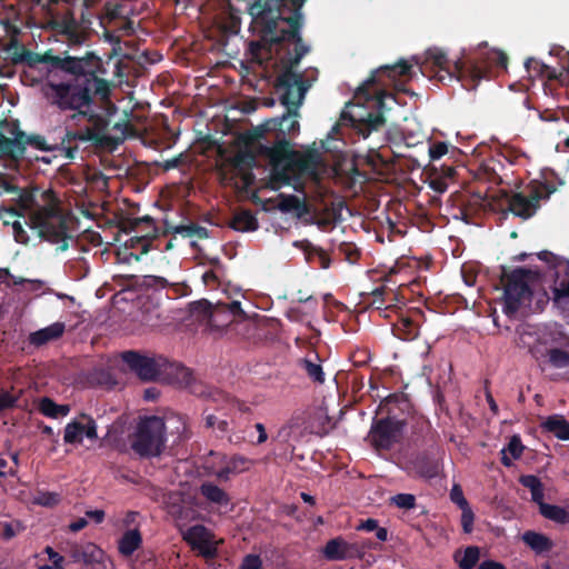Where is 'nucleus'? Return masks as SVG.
<instances>
[{
    "instance_id": "33",
    "label": "nucleus",
    "mask_w": 569,
    "mask_h": 569,
    "mask_svg": "<svg viewBox=\"0 0 569 569\" xmlns=\"http://www.w3.org/2000/svg\"><path fill=\"white\" fill-rule=\"evenodd\" d=\"M200 495L209 502L226 506L230 499L228 493L216 483L206 481L199 488Z\"/></svg>"
},
{
    "instance_id": "17",
    "label": "nucleus",
    "mask_w": 569,
    "mask_h": 569,
    "mask_svg": "<svg viewBox=\"0 0 569 569\" xmlns=\"http://www.w3.org/2000/svg\"><path fill=\"white\" fill-rule=\"evenodd\" d=\"M412 411V405L403 392H395L385 397L377 409V415L392 422L407 426V419Z\"/></svg>"
},
{
    "instance_id": "11",
    "label": "nucleus",
    "mask_w": 569,
    "mask_h": 569,
    "mask_svg": "<svg viewBox=\"0 0 569 569\" xmlns=\"http://www.w3.org/2000/svg\"><path fill=\"white\" fill-rule=\"evenodd\" d=\"M556 191L550 182L538 180L530 181L523 191H505L507 210L513 216L528 220L532 218L541 207L542 201L549 200Z\"/></svg>"
},
{
    "instance_id": "50",
    "label": "nucleus",
    "mask_w": 569,
    "mask_h": 569,
    "mask_svg": "<svg viewBox=\"0 0 569 569\" xmlns=\"http://www.w3.org/2000/svg\"><path fill=\"white\" fill-rule=\"evenodd\" d=\"M22 142H23V148L24 149H26V146L29 144V146L38 149V150H41V151L51 150L47 146L46 139L42 136H39V134L27 136L26 132H23Z\"/></svg>"
},
{
    "instance_id": "47",
    "label": "nucleus",
    "mask_w": 569,
    "mask_h": 569,
    "mask_svg": "<svg viewBox=\"0 0 569 569\" xmlns=\"http://www.w3.org/2000/svg\"><path fill=\"white\" fill-rule=\"evenodd\" d=\"M391 502L400 509H412L416 507V497L411 493H398L391 497Z\"/></svg>"
},
{
    "instance_id": "36",
    "label": "nucleus",
    "mask_w": 569,
    "mask_h": 569,
    "mask_svg": "<svg viewBox=\"0 0 569 569\" xmlns=\"http://www.w3.org/2000/svg\"><path fill=\"white\" fill-rule=\"evenodd\" d=\"M542 428L560 440H569V422L563 417H548Z\"/></svg>"
},
{
    "instance_id": "41",
    "label": "nucleus",
    "mask_w": 569,
    "mask_h": 569,
    "mask_svg": "<svg viewBox=\"0 0 569 569\" xmlns=\"http://www.w3.org/2000/svg\"><path fill=\"white\" fill-rule=\"evenodd\" d=\"M523 446L519 437L513 436L508 446L501 450V463L505 467H511L512 461L521 457Z\"/></svg>"
},
{
    "instance_id": "56",
    "label": "nucleus",
    "mask_w": 569,
    "mask_h": 569,
    "mask_svg": "<svg viewBox=\"0 0 569 569\" xmlns=\"http://www.w3.org/2000/svg\"><path fill=\"white\" fill-rule=\"evenodd\" d=\"M475 515L469 507L462 508L461 526L466 533H470L473 530Z\"/></svg>"
},
{
    "instance_id": "53",
    "label": "nucleus",
    "mask_w": 569,
    "mask_h": 569,
    "mask_svg": "<svg viewBox=\"0 0 569 569\" xmlns=\"http://www.w3.org/2000/svg\"><path fill=\"white\" fill-rule=\"evenodd\" d=\"M239 569H262V560L259 555H246Z\"/></svg>"
},
{
    "instance_id": "52",
    "label": "nucleus",
    "mask_w": 569,
    "mask_h": 569,
    "mask_svg": "<svg viewBox=\"0 0 569 569\" xmlns=\"http://www.w3.org/2000/svg\"><path fill=\"white\" fill-rule=\"evenodd\" d=\"M448 152V143L445 141H437L430 144L429 156L432 161L439 160Z\"/></svg>"
},
{
    "instance_id": "46",
    "label": "nucleus",
    "mask_w": 569,
    "mask_h": 569,
    "mask_svg": "<svg viewBox=\"0 0 569 569\" xmlns=\"http://www.w3.org/2000/svg\"><path fill=\"white\" fill-rule=\"evenodd\" d=\"M338 250L350 263H356L360 258V250L351 242L340 243Z\"/></svg>"
},
{
    "instance_id": "44",
    "label": "nucleus",
    "mask_w": 569,
    "mask_h": 569,
    "mask_svg": "<svg viewBox=\"0 0 569 569\" xmlns=\"http://www.w3.org/2000/svg\"><path fill=\"white\" fill-rule=\"evenodd\" d=\"M152 240L144 234L134 236L126 240L124 247L130 249H140V253L144 254L149 251Z\"/></svg>"
},
{
    "instance_id": "27",
    "label": "nucleus",
    "mask_w": 569,
    "mask_h": 569,
    "mask_svg": "<svg viewBox=\"0 0 569 569\" xmlns=\"http://www.w3.org/2000/svg\"><path fill=\"white\" fill-rule=\"evenodd\" d=\"M11 60L13 64L24 63L29 68H34L40 63L51 67L52 54L49 52L39 54L26 48H21L20 50L14 51Z\"/></svg>"
},
{
    "instance_id": "51",
    "label": "nucleus",
    "mask_w": 569,
    "mask_h": 569,
    "mask_svg": "<svg viewBox=\"0 0 569 569\" xmlns=\"http://www.w3.org/2000/svg\"><path fill=\"white\" fill-rule=\"evenodd\" d=\"M44 552L48 555L49 560L52 562V565H43L39 569H64L63 568V561L64 558L53 550L51 547H46Z\"/></svg>"
},
{
    "instance_id": "19",
    "label": "nucleus",
    "mask_w": 569,
    "mask_h": 569,
    "mask_svg": "<svg viewBox=\"0 0 569 569\" xmlns=\"http://www.w3.org/2000/svg\"><path fill=\"white\" fill-rule=\"evenodd\" d=\"M13 138H7L3 133L0 134V158H10L18 160L23 157L24 148H23V131L19 129L17 124H14L9 131Z\"/></svg>"
},
{
    "instance_id": "4",
    "label": "nucleus",
    "mask_w": 569,
    "mask_h": 569,
    "mask_svg": "<svg viewBox=\"0 0 569 569\" xmlns=\"http://www.w3.org/2000/svg\"><path fill=\"white\" fill-rule=\"evenodd\" d=\"M299 64L293 61H280V71L274 80V90L279 96V101L287 108V111L280 118L267 120L261 126L254 128L248 134V143L254 140L264 139L266 133L276 132V137L295 136L300 124L299 108L303 103L310 83L305 76L297 71Z\"/></svg>"
},
{
    "instance_id": "22",
    "label": "nucleus",
    "mask_w": 569,
    "mask_h": 569,
    "mask_svg": "<svg viewBox=\"0 0 569 569\" xmlns=\"http://www.w3.org/2000/svg\"><path fill=\"white\" fill-rule=\"evenodd\" d=\"M66 331L64 322H54L46 328L33 331L29 335L28 341L31 346L40 348L51 341L60 339Z\"/></svg>"
},
{
    "instance_id": "24",
    "label": "nucleus",
    "mask_w": 569,
    "mask_h": 569,
    "mask_svg": "<svg viewBox=\"0 0 569 569\" xmlns=\"http://www.w3.org/2000/svg\"><path fill=\"white\" fill-rule=\"evenodd\" d=\"M141 286L150 289H168V297L178 298L187 293L188 286L179 282H169L166 278L159 276H143Z\"/></svg>"
},
{
    "instance_id": "49",
    "label": "nucleus",
    "mask_w": 569,
    "mask_h": 569,
    "mask_svg": "<svg viewBox=\"0 0 569 569\" xmlns=\"http://www.w3.org/2000/svg\"><path fill=\"white\" fill-rule=\"evenodd\" d=\"M18 401L19 396L12 395L9 390L2 389L0 392V412L16 408Z\"/></svg>"
},
{
    "instance_id": "26",
    "label": "nucleus",
    "mask_w": 569,
    "mask_h": 569,
    "mask_svg": "<svg viewBox=\"0 0 569 569\" xmlns=\"http://www.w3.org/2000/svg\"><path fill=\"white\" fill-rule=\"evenodd\" d=\"M84 63V59L74 57L61 58L52 54L51 68L66 71L72 76L71 78H78L80 74L96 73L94 70H86Z\"/></svg>"
},
{
    "instance_id": "10",
    "label": "nucleus",
    "mask_w": 569,
    "mask_h": 569,
    "mask_svg": "<svg viewBox=\"0 0 569 569\" xmlns=\"http://www.w3.org/2000/svg\"><path fill=\"white\" fill-rule=\"evenodd\" d=\"M569 336L559 327L548 328L539 333L529 352L541 369L547 365L561 369L569 367Z\"/></svg>"
},
{
    "instance_id": "8",
    "label": "nucleus",
    "mask_w": 569,
    "mask_h": 569,
    "mask_svg": "<svg viewBox=\"0 0 569 569\" xmlns=\"http://www.w3.org/2000/svg\"><path fill=\"white\" fill-rule=\"evenodd\" d=\"M372 305L376 306L378 310L383 311V317L390 318L391 312L397 316L396 321L392 322L395 336L402 340H411L418 336L419 327L415 317L421 313L420 310L403 311L400 303H405L399 299L398 293L393 292V290L387 286L376 288L372 291Z\"/></svg>"
},
{
    "instance_id": "6",
    "label": "nucleus",
    "mask_w": 569,
    "mask_h": 569,
    "mask_svg": "<svg viewBox=\"0 0 569 569\" xmlns=\"http://www.w3.org/2000/svg\"><path fill=\"white\" fill-rule=\"evenodd\" d=\"M500 281L503 286L502 310L510 317L530 306L533 292L541 284V273L523 267L509 270L501 266Z\"/></svg>"
},
{
    "instance_id": "9",
    "label": "nucleus",
    "mask_w": 569,
    "mask_h": 569,
    "mask_svg": "<svg viewBox=\"0 0 569 569\" xmlns=\"http://www.w3.org/2000/svg\"><path fill=\"white\" fill-rule=\"evenodd\" d=\"M27 226L36 230L38 237L66 251L69 247V219L58 206H43L30 213Z\"/></svg>"
},
{
    "instance_id": "58",
    "label": "nucleus",
    "mask_w": 569,
    "mask_h": 569,
    "mask_svg": "<svg viewBox=\"0 0 569 569\" xmlns=\"http://www.w3.org/2000/svg\"><path fill=\"white\" fill-rule=\"evenodd\" d=\"M450 499L458 505L461 509L468 507V501L463 496L462 489L459 485H455L450 491Z\"/></svg>"
},
{
    "instance_id": "39",
    "label": "nucleus",
    "mask_w": 569,
    "mask_h": 569,
    "mask_svg": "<svg viewBox=\"0 0 569 569\" xmlns=\"http://www.w3.org/2000/svg\"><path fill=\"white\" fill-rule=\"evenodd\" d=\"M178 233L182 236L183 238H197V239H207L209 238V231L207 228L199 226L197 223H189V224H179L176 227H170L166 230V232Z\"/></svg>"
},
{
    "instance_id": "2",
    "label": "nucleus",
    "mask_w": 569,
    "mask_h": 569,
    "mask_svg": "<svg viewBox=\"0 0 569 569\" xmlns=\"http://www.w3.org/2000/svg\"><path fill=\"white\" fill-rule=\"evenodd\" d=\"M412 66L406 60H400L395 64L382 66L371 73V76L356 90L353 99L349 101L340 114V120L332 127V133L342 134L341 129L350 128L358 138L367 139L373 132H379L386 124L383 110L386 100L396 101L395 94L379 88L382 78L386 77L393 82L398 92L413 94L405 87V83L398 82V77H412Z\"/></svg>"
},
{
    "instance_id": "18",
    "label": "nucleus",
    "mask_w": 569,
    "mask_h": 569,
    "mask_svg": "<svg viewBox=\"0 0 569 569\" xmlns=\"http://www.w3.org/2000/svg\"><path fill=\"white\" fill-rule=\"evenodd\" d=\"M290 167L288 168L289 184L297 174L316 176L320 164V156L316 151L300 153L293 151Z\"/></svg>"
},
{
    "instance_id": "63",
    "label": "nucleus",
    "mask_w": 569,
    "mask_h": 569,
    "mask_svg": "<svg viewBox=\"0 0 569 569\" xmlns=\"http://www.w3.org/2000/svg\"><path fill=\"white\" fill-rule=\"evenodd\" d=\"M378 520L376 519H372V518H369L365 521H362L359 526H358V529L359 530H365V531H375L377 528H378Z\"/></svg>"
},
{
    "instance_id": "30",
    "label": "nucleus",
    "mask_w": 569,
    "mask_h": 569,
    "mask_svg": "<svg viewBox=\"0 0 569 569\" xmlns=\"http://www.w3.org/2000/svg\"><path fill=\"white\" fill-rule=\"evenodd\" d=\"M142 545V536L138 529L127 530L118 542V551L123 557H130Z\"/></svg>"
},
{
    "instance_id": "38",
    "label": "nucleus",
    "mask_w": 569,
    "mask_h": 569,
    "mask_svg": "<svg viewBox=\"0 0 569 569\" xmlns=\"http://www.w3.org/2000/svg\"><path fill=\"white\" fill-rule=\"evenodd\" d=\"M538 506L540 513L545 518L561 525L569 522V512L563 507L546 503L545 501Z\"/></svg>"
},
{
    "instance_id": "57",
    "label": "nucleus",
    "mask_w": 569,
    "mask_h": 569,
    "mask_svg": "<svg viewBox=\"0 0 569 569\" xmlns=\"http://www.w3.org/2000/svg\"><path fill=\"white\" fill-rule=\"evenodd\" d=\"M81 417L87 420V422L83 423V435H86V437L91 440L97 439L98 435H97L96 421L91 417H89L84 413L81 415Z\"/></svg>"
},
{
    "instance_id": "59",
    "label": "nucleus",
    "mask_w": 569,
    "mask_h": 569,
    "mask_svg": "<svg viewBox=\"0 0 569 569\" xmlns=\"http://www.w3.org/2000/svg\"><path fill=\"white\" fill-rule=\"evenodd\" d=\"M525 66L529 72H535L537 76L542 74L543 70L547 69V64L535 58H528L525 62Z\"/></svg>"
},
{
    "instance_id": "40",
    "label": "nucleus",
    "mask_w": 569,
    "mask_h": 569,
    "mask_svg": "<svg viewBox=\"0 0 569 569\" xmlns=\"http://www.w3.org/2000/svg\"><path fill=\"white\" fill-rule=\"evenodd\" d=\"M519 482L531 492V500L536 503L543 501L545 491L541 480L535 475H522Z\"/></svg>"
},
{
    "instance_id": "3",
    "label": "nucleus",
    "mask_w": 569,
    "mask_h": 569,
    "mask_svg": "<svg viewBox=\"0 0 569 569\" xmlns=\"http://www.w3.org/2000/svg\"><path fill=\"white\" fill-rule=\"evenodd\" d=\"M306 2L307 0H256L248 9L261 39L269 47V52L273 44L293 43L292 52L289 51L280 61L300 64L302 58L310 51V47L301 37L305 26L302 9Z\"/></svg>"
},
{
    "instance_id": "23",
    "label": "nucleus",
    "mask_w": 569,
    "mask_h": 569,
    "mask_svg": "<svg viewBox=\"0 0 569 569\" xmlns=\"http://www.w3.org/2000/svg\"><path fill=\"white\" fill-rule=\"evenodd\" d=\"M550 272V277L555 278L551 286L553 303L563 310L569 309V273L560 276L556 270Z\"/></svg>"
},
{
    "instance_id": "42",
    "label": "nucleus",
    "mask_w": 569,
    "mask_h": 569,
    "mask_svg": "<svg viewBox=\"0 0 569 569\" xmlns=\"http://www.w3.org/2000/svg\"><path fill=\"white\" fill-rule=\"evenodd\" d=\"M83 439V423L71 421L64 428L63 440L66 443H81Z\"/></svg>"
},
{
    "instance_id": "45",
    "label": "nucleus",
    "mask_w": 569,
    "mask_h": 569,
    "mask_svg": "<svg viewBox=\"0 0 569 569\" xmlns=\"http://www.w3.org/2000/svg\"><path fill=\"white\" fill-rule=\"evenodd\" d=\"M102 551L96 545L89 543L84 550L81 552L74 551L72 557L74 561L82 560L86 563H90L97 560V555H100Z\"/></svg>"
},
{
    "instance_id": "29",
    "label": "nucleus",
    "mask_w": 569,
    "mask_h": 569,
    "mask_svg": "<svg viewBox=\"0 0 569 569\" xmlns=\"http://www.w3.org/2000/svg\"><path fill=\"white\" fill-rule=\"evenodd\" d=\"M277 208L284 213L296 212L298 217L308 213L306 201L295 194L279 193Z\"/></svg>"
},
{
    "instance_id": "43",
    "label": "nucleus",
    "mask_w": 569,
    "mask_h": 569,
    "mask_svg": "<svg viewBox=\"0 0 569 569\" xmlns=\"http://www.w3.org/2000/svg\"><path fill=\"white\" fill-rule=\"evenodd\" d=\"M204 426L208 429H217L222 435L226 433L229 429V423L226 419H222L213 413H208L204 410Z\"/></svg>"
},
{
    "instance_id": "20",
    "label": "nucleus",
    "mask_w": 569,
    "mask_h": 569,
    "mask_svg": "<svg viewBox=\"0 0 569 569\" xmlns=\"http://www.w3.org/2000/svg\"><path fill=\"white\" fill-rule=\"evenodd\" d=\"M251 131L247 132L243 136L244 149L238 151L233 158L231 159V166L238 170L239 172H248L257 164V144L259 140H254L248 143V134Z\"/></svg>"
},
{
    "instance_id": "16",
    "label": "nucleus",
    "mask_w": 569,
    "mask_h": 569,
    "mask_svg": "<svg viewBox=\"0 0 569 569\" xmlns=\"http://www.w3.org/2000/svg\"><path fill=\"white\" fill-rule=\"evenodd\" d=\"M406 427L388 419H373L368 435L371 446L378 451H389L403 437Z\"/></svg>"
},
{
    "instance_id": "1",
    "label": "nucleus",
    "mask_w": 569,
    "mask_h": 569,
    "mask_svg": "<svg viewBox=\"0 0 569 569\" xmlns=\"http://www.w3.org/2000/svg\"><path fill=\"white\" fill-rule=\"evenodd\" d=\"M41 92L50 107L60 112H71L68 121L78 126L86 120L90 124L80 130H66L60 143L66 158L74 159L78 156L79 147L72 144L76 141L104 144L110 121L107 116L94 110L92 104L94 97L109 99L110 84L106 79L97 73L80 74L60 82L48 79L42 84Z\"/></svg>"
},
{
    "instance_id": "54",
    "label": "nucleus",
    "mask_w": 569,
    "mask_h": 569,
    "mask_svg": "<svg viewBox=\"0 0 569 569\" xmlns=\"http://www.w3.org/2000/svg\"><path fill=\"white\" fill-rule=\"evenodd\" d=\"M207 532V529L202 525H196L189 528L187 532L186 540L189 542H196V541H202L204 539V535Z\"/></svg>"
},
{
    "instance_id": "7",
    "label": "nucleus",
    "mask_w": 569,
    "mask_h": 569,
    "mask_svg": "<svg viewBox=\"0 0 569 569\" xmlns=\"http://www.w3.org/2000/svg\"><path fill=\"white\" fill-rule=\"evenodd\" d=\"M121 359L143 381L184 380L190 375L188 368L163 356L149 357L129 350L122 352Z\"/></svg>"
},
{
    "instance_id": "34",
    "label": "nucleus",
    "mask_w": 569,
    "mask_h": 569,
    "mask_svg": "<svg viewBox=\"0 0 569 569\" xmlns=\"http://www.w3.org/2000/svg\"><path fill=\"white\" fill-rule=\"evenodd\" d=\"M523 542L530 547L536 553L548 552L552 549L553 542L543 533L536 531H526L522 535Z\"/></svg>"
},
{
    "instance_id": "14",
    "label": "nucleus",
    "mask_w": 569,
    "mask_h": 569,
    "mask_svg": "<svg viewBox=\"0 0 569 569\" xmlns=\"http://www.w3.org/2000/svg\"><path fill=\"white\" fill-rule=\"evenodd\" d=\"M189 310L190 315L203 325L209 333L214 336H221L233 322L230 311L221 301L216 305L206 299L193 301L190 303Z\"/></svg>"
},
{
    "instance_id": "15",
    "label": "nucleus",
    "mask_w": 569,
    "mask_h": 569,
    "mask_svg": "<svg viewBox=\"0 0 569 569\" xmlns=\"http://www.w3.org/2000/svg\"><path fill=\"white\" fill-rule=\"evenodd\" d=\"M441 455L439 447H431L420 452L402 456L399 466L410 476L432 479L438 477L441 471Z\"/></svg>"
},
{
    "instance_id": "32",
    "label": "nucleus",
    "mask_w": 569,
    "mask_h": 569,
    "mask_svg": "<svg viewBox=\"0 0 569 569\" xmlns=\"http://www.w3.org/2000/svg\"><path fill=\"white\" fill-rule=\"evenodd\" d=\"M298 365L313 382L319 385L325 383L326 376L320 365L318 353H313V358L306 357L299 359Z\"/></svg>"
},
{
    "instance_id": "62",
    "label": "nucleus",
    "mask_w": 569,
    "mask_h": 569,
    "mask_svg": "<svg viewBox=\"0 0 569 569\" xmlns=\"http://www.w3.org/2000/svg\"><path fill=\"white\" fill-rule=\"evenodd\" d=\"M182 162V154L168 159L163 162L162 168L166 171L178 168Z\"/></svg>"
},
{
    "instance_id": "60",
    "label": "nucleus",
    "mask_w": 569,
    "mask_h": 569,
    "mask_svg": "<svg viewBox=\"0 0 569 569\" xmlns=\"http://www.w3.org/2000/svg\"><path fill=\"white\" fill-rule=\"evenodd\" d=\"M224 307L228 308V310L230 311V316L233 320L236 318H244V312L241 309L240 301L233 300L230 302H224Z\"/></svg>"
},
{
    "instance_id": "5",
    "label": "nucleus",
    "mask_w": 569,
    "mask_h": 569,
    "mask_svg": "<svg viewBox=\"0 0 569 569\" xmlns=\"http://www.w3.org/2000/svg\"><path fill=\"white\" fill-rule=\"evenodd\" d=\"M508 57L499 50H491L486 53V58H479L476 61L457 60L450 62L445 51L438 48L428 49L426 51V61L423 64L437 67L439 71H446L449 76L453 73L458 78L469 77L475 83L486 79L490 73L492 66L506 68Z\"/></svg>"
},
{
    "instance_id": "31",
    "label": "nucleus",
    "mask_w": 569,
    "mask_h": 569,
    "mask_svg": "<svg viewBox=\"0 0 569 569\" xmlns=\"http://www.w3.org/2000/svg\"><path fill=\"white\" fill-rule=\"evenodd\" d=\"M228 226L239 232H250L259 228V222L250 210H242L232 217Z\"/></svg>"
},
{
    "instance_id": "21",
    "label": "nucleus",
    "mask_w": 569,
    "mask_h": 569,
    "mask_svg": "<svg viewBox=\"0 0 569 569\" xmlns=\"http://www.w3.org/2000/svg\"><path fill=\"white\" fill-rule=\"evenodd\" d=\"M120 230L130 233L131 231L141 232L153 240L159 234V229L152 217L143 216L141 218H128L120 222Z\"/></svg>"
},
{
    "instance_id": "61",
    "label": "nucleus",
    "mask_w": 569,
    "mask_h": 569,
    "mask_svg": "<svg viewBox=\"0 0 569 569\" xmlns=\"http://www.w3.org/2000/svg\"><path fill=\"white\" fill-rule=\"evenodd\" d=\"M429 186L433 191L438 193H443L448 189V183L446 179L442 177H436L431 179Z\"/></svg>"
},
{
    "instance_id": "64",
    "label": "nucleus",
    "mask_w": 569,
    "mask_h": 569,
    "mask_svg": "<svg viewBox=\"0 0 569 569\" xmlns=\"http://www.w3.org/2000/svg\"><path fill=\"white\" fill-rule=\"evenodd\" d=\"M478 569H506L505 565L495 560H485Z\"/></svg>"
},
{
    "instance_id": "25",
    "label": "nucleus",
    "mask_w": 569,
    "mask_h": 569,
    "mask_svg": "<svg viewBox=\"0 0 569 569\" xmlns=\"http://www.w3.org/2000/svg\"><path fill=\"white\" fill-rule=\"evenodd\" d=\"M250 459L241 455L224 457V466L214 472L220 481H228L231 475H238L249 469Z\"/></svg>"
},
{
    "instance_id": "13",
    "label": "nucleus",
    "mask_w": 569,
    "mask_h": 569,
    "mask_svg": "<svg viewBox=\"0 0 569 569\" xmlns=\"http://www.w3.org/2000/svg\"><path fill=\"white\" fill-rule=\"evenodd\" d=\"M258 141L257 153L268 159L271 179L281 184H289L288 168L290 167L293 149L286 137H276L272 146Z\"/></svg>"
},
{
    "instance_id": "55",
    "label": "nucleus",
    "mask_w": 569,
    "mask_h": 569,
    "mask_svg": "<svg viewBox=\"0 0 569 569\" xmlns=\"http://www.w3.org/2000/svg\"><path fill=\"white\" fill-rule=\"evenodd\" d=\"M12 231L16 242L21 244H28L29 236L20 221L17 220L12 222Z\"/></svg>"
},
{
    "instance_id": "48",
    "label": "nucleus",
    "mask_w": 569,
    "mask_h": 569,
    "mask_svg": "<svg viewBox=\"0 0 569 569\" xmlns=\"http://www.w3.org/2000/svg\"><path fill=\"white\" fill-rule=\"evenodd\" d=\"M60 501L59 493L49 492V491H39L37 497L34 498V502L44 507H53L58 505Z\"/></svg>"
},
{
    "instance_id": "37",
    "label": "nucleus",
    "mask_w": 569,
    "mask_h": 569,
    "mask_svg": "<svg viewBox=\"0 0 569 569\" xmlns=\"http://www.w3.org/2000/svg\"><path fill=\"white\" fill-rule=\"evenodd\" d=\"M38 410L48 418L57 419L67 416L70 407L68 405H58L51 398L43 397L39 401Z\"/></svg>"
},
{
    "instance_id": "28",
    "label": "nucleus",
    "mask_w": 569,
    "mask_h": 569,
    "mask_svg": "<svg viewBox=\"0 0 569 569\" xmlns=\"http://www.w3.org/2000/svg\"><path fill=\"white\" fill-rule=\"evenodd\" d=\"M353 547L341 538L329 540L323 548V556L328 560H343L352 555Z\"/></svg>"
},
{
    "instance_id": "12",
    "label": "nucleus",
    "mask_w": 569,
    "mask_h": 569,
    "mask_svg": "<svg viewBox=\"0 0 569 569\" xmlns=\"http://www.w3.org/2000/svg\"><path fill=\"white\" fill-rule=\"evenodd\" d=\"M166 443V425L157 416L144 417L137 426L131 440L132 450L141 458L158 457Z\"/></svg>"
},
{
    "instance_id": "35",
    "label": "nucleus",
    "mask_w": 569,
    "mask_h": 569,
    "mask_svg": "<svg viewBox=\"0 0 569 569\" xmlns=\"http://www.w3.org/2000/svg\"><path fill=\"white\" fill-rule=\"evenodd\" d=\"M480 558V548L477 546H469L463 551L456 550L453 560L460 569H473Z\"/></svg>"
}]
</instances>
